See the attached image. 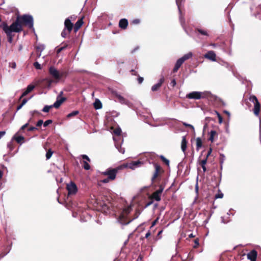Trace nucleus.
<instances>
[{"label": "nucleus", "instance_id": "45", "mask_svg": "<svg viewBox=\"0 0 261 261\" xmlns=\"http://www.w3.org/2000/svg\"><path fill=\"white\" fill-rule=\"evenodd\" d=\"M9 67H11L13 69H15L16 67V63L14 62L9 63Z\"/></svg>", "mask_w": 261, "mask_h": 261}, {"label": "nucleus", "instance_id": "28", "mask_svg": "<svg viewBox=\"0 0 261 261\" xmlns=\"http://www.w3.org/2000/svg\"><path fill=\"white\" fill-rule=\"evenodd\" d=\"M5 32L7 34L8 42H10V43H11L13 41V38L14 35L12 33H10V32H9V31Z\"/></svg>", "mask_w": 261, "mask_h": 261}, {"label": "nucleus", "instance_id": "40", "mask_svg": "<svg viewBox=\"0 0 261 261\" xmlns=\"http://www.w3.org/2000/svg\"><path fill=\"white\" fill-rule=\"evenodd\" d=\"M196 31H197L198 32H199L200 34H201L202 35H205V36H207L208 35L206 31H205L204 30H202L200 29H196Z\"/></svg>", "mask_w": 261, "mask_h": 261}, {"label": "nucleus", "instance_id": "63", "mask_svg": "<svg viewBox=\"0 0 261 261\" xmlns=\"http://www.w3.org/2000/svg\"><path fill=\"white\" fill-rule=\"evenodd\" d=\"M218 119H219V123H222V121H223V118L222 117V116H220L219 117H218Z\"/></svg>", "mask_w": 261, "mask_h": 261}, {"label": "nucleus", "instance_id": "47", "mask_svg": "<svg viewBox=\"0 0 261 261\" xmlns=\"http://www.w3.org/2000/svg\"><path fill=\"white\" fill-rule=\"evenodd\" d=\"M42 111L44 112H49V106L46 105L42 109Z\"/></svg>", "mask_w": 261, "mask_h": 261}, {"label": "nucleus", "instance_id": "32", "mask_svg": "<svg viewBox=\"0 0 261 261\" xmlns=\"http://www.w3.org/2000/svg\"><path fill=\"white\" fill-rule=\"evenodd\" d=\"M43 147L44 149L46 150V157L48 160L49 159V149H48V145L47 142L45 143V144L43 145Z\"/></svg>", "mask_w": 261, "mask_h": 261}, {"label": "nucleus", "instance_id": "4", "mask_svg": "<svg viewBox=\"0 0 261 261\" xmlns=\"http://www.w3.org/2000/svg\"><path fill=\"white\" fill-rule=\"evenodd\" d=\"M124 168H125V166L124 165H120L115 168H108L105 172H102L101 174L104 176H107L108 179H110L111 180H114L116 178V174L118 171Z\"/></svg>", "mask_w": 261, "mask_h": 261}, {"label": "nucleus", "instance_id": "26", "mask_svg": "<svg viewBox=\"0 0 261 261\" xmlns=\"http://www.w3.org/2000/svg\"><path fill=\"white\" fill-rule=\"evenodd\" d=\"M44 64V63L41 62V61H40V62H35L34 63V66L37 69H41L42 68V66H43Z\"/></svg>", "mask_w": 261, "mask_h": 261}, {"label": "nucleus", "instance_id": "16", "mask_svg": "<svg viewBox=\"0 0 261 261\" xmlns=\"http://www.w3.org/2000/svg\"><path fill=\"white\" fill-rule=\"evenodd\" d=\"M83 18H81L79 19L75 23L74 25H73V30L74 32L76 33L78 30L81 28L84 22H83Z\"/></svg>", "mask_w": 261, "mask_h": 261}, {"label": "nucleus", "instance_id": "33", "mask_svg": "<svg viewBox=\"0 0 261 261\" xmlns=\"http://www.w3.org/2000/svg\"><path fill=\"white\" fill-rule=\"evenodd\" d=\"M70 31L64 29L63 31L61 33V36L64 38H66L70 34Z\"/></svg>", "mask_w": 261, "mask_h": 261}, {"label": "nucleus", "instance_id": "59", "mask_svg": "<svg viewBox=\"0 0 261 261\" xmlns=\"http://www.w3.org/2000/svg\"><path fill=\"white\" fill-rule=\"evenodd\" d=\"M7 147L10 148L11 150L12 149V143L11 142H9L7 144Z\"/></svg>", "mask_w": 261, "mask_h": 261}, {"label": "nucleus", "instance_id": "14", "mask_svg": "<svg viewBox=\"0 0 261 261\" xmlns=\"http://www.w3.org/2000/svg\"><path fill=\"white\" fill-rule=\"evenodd\" d=\"M204 57L213 61H215L216 60V55L215 52L213 50L208 51L204 55Z\"/></svg>", "mask_w": 261, "mask_h": 261}, {"label": "nucleus", "instance_id": "41", "mask_svg": "<svg viewBox=\"0 0 261 261\" xmlns=\"http://www.w3.org/2000/svg\"><path fill=\"white\" fill-rule=\"evenodd\" d=\"M140 20L139 19H135L130 22V24L137 25L140 23Z\"/></svg>", "mask_w": 261, "mask_h": 261}, {"label": "nucleus", "instance_id": "1", "mask_svg": "<svg viewBox=\"0 0 261 261\" xmlns=\"http://www.w3.org/2000/svg\"><path fill=\"white\" fill-rule=\"evenodd\" d=\"M66 71H59L53 67H50V86L51 84H57L62 79L65 78L67 75Z\"/></svg>", "mask_w": 261, "mask_h": 261}, {"label": "nucleus", "instance_id": "5", "mask_svg": "<svg viewBox=\"0 0 261 261\" xmlns=\"http://www.w3.org/2000/svg\"><path fill=\"white\" fill-rule=\"evenodd\" d=\"M152 164L154 168V171L151 177V181L154 182L156 179L160 177L164 173V170L159 164L155 162L152 163Z\"/></svg>", "mask_w": 261, "mask_h": 261}, {"label": "nucleus", "instance_id": "53", "mask_svg": "<svg viewBox=\"0 0 261 261\" xmlns=\"http://www.w3.org/2000/svg\"><path fill=\"white\" fill-rule=\"evenodd\" d=\"M111 180L108 179V177H107V178H105V179H103V180H101V182H103V183H108Z\"/></svg>", "mask_w": 261, "mask_h": 261}, {"label": "nucleus", "instance_id": "55", "mask_svg": "<svg viewBox=\"0 0 261 261\" xmlns=\"http://www.w3.org/2000/svg\"><path fill=\"white\" fill-rule=\"evenodd\" d=\"M130 71L132 73V75H138V72L134 69H132Z\"/></svg>", "mask_w": 261, "mask_h": 261}, {"label": "nucleus", "instance_id": "27", "mask_svg": "<svg viewBox=\"0 0 261 261\" xmlns=\"http://www.w3.org/2000/svg\"><path fill=\"white\" fill-rule=\"evenodd\" d=\"M192 57V53L190 52L186 55H185L183 57L180 58V59L182 60V61L184 62L186 60L191 58Z\"/></svg>", "mask_w": 261, "mask_h": 261}, {"label": "nucleus", "instance_id": "60", "mask_svg": "<svg viewBox=\"0 0 261 261\" xmlns=\"http://www.w3.org/2000/svg\"><path fill=\"white\" fill-rule=\"evenodd\" d=\"M28 101V100L27 99L24 98L22 100L21 104H22V106H23Z\"/></svg>", "mask_w": 261, "mask_h": 261}, {"label": "nucleus", "instance_id": "38", "mask_svg": "<svg viewBox=\"0 0 261 261\" xmlns=\"http://www.w3.org/2000/svg\"><path fill=\"white\" fill-rule=\"evenodd\" d=\"M113 133L118 136H120L121 133V129L120 128H116L114 130Z\"/></svg>", "mask_w": 261, "mask_h": 261}, {"label": "nucleus", "instance_id": "50", "mask_svg": "<svg viewBox=\"0 0 261 261\" xmlns=\"http://www.w3.org/2000/svg\"><path fill=\"white\" fill-rule=\"evenodd\" d=\"M170 85L173 87H174L176 85V80L175 79H173L171 83H170Z\"/></svg>", "mask_w": 261, "mask_h": 261}, {"label": "nucleus", "instance_id": "10", "mask_svg": "<svg viewBox=\"0 0 261 261\" xmlns=\"http://www.w3.org/2000/svg\"><path fill=\"white\" fill-rule=\"evenodd\" d=\"M66 188L68 191V195H74L77 191V188L75 184L73 182H71L69 184H67Z\"/></svg>", "mask_w": 261, "mask_h": 261}, {"label": "nucleus", "instance_id": "23", "mask_svg": "<svg viewBox=\"0 0 261 261\" xmlns=\"http://www.w3.org/2000/svg\"><path fill=\"white\" fill-rule=\"evenodd\" d=\"M210 136L209 137L208 140L211 141L212 142H213L214 141V138L215 136H217V133L216 130H211L210 132Z\"/></svg>", "mask_w": 261, "mask_h": 261}, {"label": "nucleus", "instance_id": "6", "mask_svg": "<svg viewBox=\"0 0 261 261\" xmlns=\"http://www.w3.org/2000/svg\"><path fill=\"white\" fill-rule=\"evenodd\" d=\"M20 23H22L28 26L29 28L34 31L33 28V18L31 15H23L19 18H18Z\"/></svg>", "mask_w": 261, "mask_h": 261}, {"label": "nucleus", "instance_id": "7", "mask_svg": "<svg viewBox=\"0 0 261 261\" xmlns=\"http://www.w3.org/2000/svg\"><path fill=\"white\" fill-rule=\"evenodd\" d=\"M249 100L254 103L253 112L256 116H258L259 114L260 105L257 97L255 95H251L249 98Z\"/></svg>", "mask_w": 261, "mask_h": 261}, {"label": "nucleus", "instance_id": "44", "mask_svg": "<svg viewBox=\"0 0 261 261\" xmlns=\"http://www.w3.org/2000/svg\"><path fill=\"white\" fill-rule=\"evenodd\" d=\"M207 158H205L204 160L200 161V165L201 166L205 165L207 163Z\"/></svg>", "mask_w": 261, "mask_h": 261}, {"label": "nucleus", "instance_id": "57", "mask_svg": "<svg viewBox=\"0 0 261 261\" xmlns=\"http://www.w3.org/2000/svg\"><path fill=\"white\" fill-rule=\"evenodd\" d=\"M140 212H139V211H136V213H135V217H134L133 219H133V220L134 219H136V218H138V217L139 215L140 214Z\"/></svg>", "mask_w": 261, "mask_h": 261}, {"label": "nucleus", "instance_id": "22", "mask_svg": "<svg viewBox=\"0 0 261 261\" xmlns=\"http://www.w3.org/2000/svg\"><path fill=\"white\" fill-rule=\"evenodd\" d=\"M44 46L42 44H39L36 46L37 56L39 58L41 56V52L44 50Z\"/></svg>", "mask_w": 261, "mask_h": 261}, {"label": "nucleus", "instance_id": "61", "mask_svg": "<svg viewBox=\"0 0 261 261\" xmlns=\"http://www.w3.org/2000/svg\"><path fill=\"white\" fill-rule=\"evenodd\" d=\"M44 126H47L49 125V120H46L44 123H43Z\"/></svg>", "mask_w": 261, "mask_h": 261}, {"label": "nucleus", "instance_id": "12", "mask_svg": "<svg viewBox=\"0 0 261 261\" xmlns=\"http://www.w3.org/2000/svg\"><path fill=\"white\" fill-rule=\"evenodd\" d=\"M64 29L71 32L73 29V24L71 22L70 18H67L64 22Z\"/></svg>", "mask_w": 261, "mask_h": 261}, {"label": "nucleus", "instance_id": "15", "mask_svg": "<svg viewBox=\"0 0 261 261\" xmlns=\"http://www.w3.org/2000/svg\"><path fill=\"white\" fill-rule=\"evenodd\" d=\"M164 81H165V79H164V77H162V78H161L160 79L158 83H157L152 86L151 90L152 91H158L160 89V88L161 87L162 85L164 82Z\"/></svg>", "mask_w": 261, "mask_h": 261}, {"label": "nucleus", "instance_id": "42", "mask_svg": "<svg viewBox=\"0 0 261 261\" xmlns=\"http://www.w3.org/2000/svg\"><path fill=\"white\" fill-rule=\"evenodd\" d=\"M34 87H35L34 86L32 85H29L28 86L26 90L30 93L33 90Z\"/></svg>", "mask_w": 261, "mask_h": 261}, {"label": "nucleus", "instance_id": "34", "mask_svg": "<svg viewBox=\"0 0 261 261\" xmlns=\"http://www.w3.org/2000/svg\"><path fill=\"white\" fill-rule=\"evenodd\" d=\"M132 164L134 167H137L140 166L142 164H143V163L138 160L137 161L132 162Z\"/></svg>", "mask_w": 261, "mask_h": 261}, {"label": "nucleus", "instance_id": "48", "mask_svg": "<svg viewBox=\"0 0 261 261\" xmlns=\"http://www.w3.org/2000/svg\"><path fill=\"white\" fill-rule=\"evenodd\" d=\"M212 152V148L211 147H210L207 151V154H206L205 158L208 159V156H210L211 155Z\"/></svg>", "mask_w": 261, "mask_h": 261}, {"label": "nucleus", "instance_id": "56", "mask_svg": "<svg viewBox=\"0 0 261 261\" xmlns=\"http://www.w3.org/2000/svg\"><path fill=\"white\" fill-rule=\"evenodd\" d=\"M29 92L26 90L22 94L20 98H21L22 97H24L26 96Z\"/></svg>", "mask_w": 261, "mask_h": 261}, {"label": "nucleus", "instance_id": "25", "mask_svg": "<svg viewBox=\"0 0 261 261\" xmlns=\"http://www.w3.org/2000/svg\"><path fill=\"white\" fill-rule=\"evenodd\" d=\"M94 107L95 109H99L102 108V103L98 99H96L94 103Z\"/></svg>", "mask_w": 261, "mask_h": 261}, {"label": "nucleus", "instance_id": "24", "mask_svg": "<svg viewBox=\"0 0 261 261\" xmlns=\"http://www.w3.org/2000/svg\"><path fill=\"white\" fill-rule=\"evenodd\" d=\"M196 150H199V149L202 147V142L200 138H197L196 139Z\"/></svg>", "mask_w": 261, "mask_h": 261}, {"label": "nucleus", "instance_id": "64", "mask_svg": "<svg viewBox=\"0 0 261 261\" xmlns=\"http://www.w3.org/2000/svg\"><path fill=\"white\" fill-rule=\"evenodd\" d=\"M28 125H29V123H27L24 125H22L21 127V129H22V130L24 129L25 127H27L28 126Z\"/></svg>", "mask_w": 261, "mask_h": 261}, {"label": "nucleus", "instance_id": "37", "mask_svg": "<svg viewBox=\"0 0 261 261\" xmlns=\"http://www.w3.org/2000/svg\"><path fill=\"white\" fill-rule=\"evenodd\" d=\"M79 113V112L78 111H74L72 112L71 113H69V114H68L67 117L68 118H71L73 116L78 115Z\"/></svg>", "mask_w": 261, "mask_h": 261}, {"label": "nucleus", "instance_id": "18", "mask_svg": "<svg viewBox=\"0 0 261 261\" xmlns=\"http://www.w3.org/2000/svg\"><path fill=\"white\" fill-rule=\"evenodd\" d=\"M187 141L186 139V136H183L182 137V140L181 143V149L184 153L185 154L186 150L187 147Z\"/></svg>", "mask_w": 261, "mask_h": 261}, {"label": "nucleus", "instance_id": "39", "mask_svg": "<svg viewBox=\"0 0 261 261\" xmlns=\"http://www.w3.org/2000/svg\"><path fill=\"white\" fill-rule=\"evenodd\" d=\"M15 140L17 141V143H22V141L24 140V137L22 136H18L17 137L14 138Z\"/></svg>", "mask_w": 261, "mask_h": 261}, {"label": "nucleus", "instance_id": "54", "mask_svg": "<svg viewBox=\"0 0 261 261\" xmlns=\"http://www.w3.org/2000/svg\"><path fill=\"white\" fill-rule=\"evenodd\" d=\"M143 80H144V79L142 77L139 76L138 78V82L139 84H141L143 82Z\"/></svg>", "mask_w": 261, "mask_h": 261}, {"label": "nucleus", "instance_id": "52", "mask_svg": "<svg viewBox=\"0 0 261 261\" xmlns=\"http://www.w3.org/2000/svg\"><path fill=\"white\" fill-rule=\"evenodd\" d=\"M43 120H39L37 122L36 125H37V126H41V125H42V124H43Z\"/></svg>", "mask_w": 261, "mask_h": 261}, {"label": "nucleus", "instance_id": "49", "mask_svg": "<svg viewBox=\"0 0 261 261\" xmlns=\"http://www.w3.org/2000/svg\"><path fill=\"white\" fill-rule=\"evenodd\" d=\"M194 243H195V245L194 246V248H197L199 245L198 239H195L194 241Z\"/></svg>", "mask_w": 261, "mask_h": 261}, {"label": "nucleus", "instance_id": "8", "mask_svg": "<svg viewBox=\"0 0 261 261\" xmlns=\"http://www.w3.org/2000/svg\"><path fill=\"white\" fill-rule=\"evenodd\" d=\"M165 188L164 184H161L159 186V189L154 192L150 196V198L152 200H154L157 201L161 200V194Z\"/></svg>", "mask_w": 261, "mask_h": 261}, {"label": "nucleus", "instance_id": "11", "mask_svg": "<svg viewBox=\"0 0 261 261\" xmlns=\"http://www.w3.org/2000/svg\"><path fill=\"white\" fill-rule=\"evenodd\" d=\"M62 94V92H61L60 94ZM66 100V97H61V95H59V96H58V97L57 98V100L54 103V104L53 106H50V109L53 107H54L56 108H58L61 105V104L64 101H65Z\"/></svg>", "mask_w": 261, "mask_h": 261}, {"label": "nucleus", "instance_id": "3", "mask_svg": "<svg viewBox=\"0 0 261 261\" xmlns=\"http://www.w3.org/2000/svg\"><path fill=\"white\" fill-rule=\"evenodd\" d=\"M1 26L5 32H10L12 34V32H20L22 31V26L17 19L16 21L13 22L10 26H8L5 22H3Z\"/></svg>", "mask_w": 261, "mask_h": 261}, {"label": "nucleus", "instance_id": "58", "mask_svg": "<svg viewBox=\"0 0 261 261\" xmlns=\"http://www.w3.org/2000/svg\"><path fill=\"white\" fill-rule=\"evenodd\" d=\"M6 134L5 131H0V139Z\"/></svg>", "mask_w": 261, "mask_h": 261}, {"label": "nucleus", "instance_id": "29", "mask_svg": "<svg viewBox=\"0 0 261 261\" xmlns=\"http://www.w3.org/2000/svg\"><path fill=\"white\" fill-rule=\"evenodd\" d=\"M68 46V44L67 43H65L64 45L61 47H56V52L57 54H59L61 53L63 50L65 49Z\"/></svg>", "mask_w": 261, "mask_h": 261}, {"label": "nucleus", "instance_id": "30", "mask_svg": "<svg viewBox=\"0 0 261 261\" xmlns=\"http://www.w3.org/2000/svg\"><path fill=\"white\" fill-rule=\"evenodd\" d=\"M68 46V44L67 43H65L64 45L61 47H56V52L57 54H59L61 53L63 50L65 49Z\"/></svg>", "mask_w": 261, "mask_h": 261}, {"label": "nucleus", "instance_id": "9", "mask_svg": "<svg viewBox=\"0 0 261 261\" xmlns=\"http://www.w3.org/2000/svg\"><path fill=\"white\" fill-rule=\"evenodd\" d=\"M205 97L204 93L198 91H193L187 94L186 97L189 99H200Z\"/></svg>", "mask_w": 261, "mask_h": 261}, {"label": "nucleus", "instance_id": "21", "mask_svg": "<svg viewBox=\"0 0 261 261\" xmlns=\"http://www.w3.org/2000/svg\"><path fill=\"white\" fill-rule=\"evenodd\" d=\"M40 86L43 88H48L49 87V80L47 79H42L39 82Z\"/></svg>", "mask_w": 261, "mask_h": 261}, {"label": "nucleus", "instance_id": "20", "mask_svg": "<svg viewBox=\"0 0 261 261\" xmlns=\"http://www.w3.org/2000/svg\"><path fill=\"white\" fill-rule=\"evenodd\" d=\"M183 63L184 62L182 61V60L180 58L178 59L175 63L174 68L173 69V72H176Z\"/></svg>", "mask_w": 261, "mask_h": 261}, {"label": "nucleus", "instance_id": "2", "mask_svg": "<svg viewBox=\"0 0 261 261\" xmlns=\"http://www.w3.org/2000/svg\"><path fill=\"white\" fill-rule=\"evenodd\" d=\"M132 210V206H127L123 209L122 212L120 214L118 221L122 225H127L133 221L128 218V216Z\"/></svg>", "mask_w": 261, "mask_h": 261}, {"label": "nucleus", "instance_id": "31", "mask_svg": "<svg viewBox=\"0 0 261 261\" xmlns=\"http://www.w3.org/2000/svg\"><path fill=\"white\" fill-rule=\"evenodd\" d=\"M160 158L161 160L165 163L166 165H167L168 167L169 166L170 162L169 160L167 159L164 156L161 155L160 156Z\"/></svg>", "mask_w": 261, "mask_h": 261}, {"label": "nucleus", "instance_id": "43", "mask_svg": "<svg viewBox=\"0 0 261 261\" xmlns=\"http://www.w3.org/2000/svg\"><path fill=\"white\" fill-rule=\"evenodd\" d=\"M223 197V194L221 192H219L215 196V199L222 198Z\"/></svg>", "mask_w": 261, "mask_h": 261}, {"label": "nucleus", "instance_id": "46", "mask_svg": "<svg viewBox=\"0 0 261 261\" xmlns=\"http://www.w3.org/2000/svg\"><path fill=\"white\" fill-rule=\"evenodd\" d=\"M82 158L83 159L87 161L90 162L89 158L86 154L82 155Z\"/></svg>", "mask_w": 261, "mask_h": 261}, {"label": "nucleus", "instance_id": "36", "mask_svg": "<svg viewBox=\"0 0 261 261\" xmlns=\"http://www.w3.org/2000/svg\"><path fill=\"white\" fill-rule=\"evenodd\" d=\"M83 168L86 170H88L90 169V166L89 165V164L88 163V162L86 161H83Z\"/></svg>", "mask_w": 261, "mask_h": 261}, {"label": "nucleus", "instance_id": "62", "mask_svg": "<svg viewBox=\"0 0 261 261\" xmlns=\"http://www.w3.org/2000/svg\"><path fill=\"white\" fill-rule=\"evenodd\" d=\"M218 119H219V123H222V121H223V118L222 117V116H220L219 117H218Z\"/></svg>", "mask_w": 261, "mask_h": 261}, {"label": "nucleus", "instance_id": "17", "mask_svg": "<svg viewBox=\"0 0 261 261\" xmlns=\"http://www.w3.org/2000/svg\"><path fill=\"white\" fill-rule=\"evenodd\" d=\"M128 21L125 18H123L120 20L119 22V27L123 30H125L128 26Z\"/></svg>", "mask_w": 261, "mask_h": 261}, {"label": "nucleus", "instance_id": "19", "mask_svg": "<svg viewBox=\"0 0 261 261\" xmlns=\"http://www.w3.org/2000/svg\"><path fill=\"white\" fill-rule=\"evenodd\" d=\"M29 114L30 115V118L29 119V122H31L33 118L39 117L41 115V113L37 110L30 111Z\"/></svg>", "mask_w": 261, "mask_h": 261}, {"label": "nucleus", "instance_id": "51", "mask_svg": "<svg viewBox=\"0 0 261 261\" xmlns=\"http://www.w3.org/2000/svg\"><path fill=\"white\" fill-rule=\"evenodd\" d=\"M183 124L185 126L189 127L191 128L192 129H194V126L193 125L190 124H187L186 123H184Z\"/></svg>", "mask_w": 261, "mask_h": 261}, {"label": "nucleus", "instance_id": "13", "mask_svg": "<svg viewBox=\"0 0 261 261\" xmlns=\"http://www.w3.org/2000/svg\"><path fill=\"white\" fill-rule=\"evenodd\" d=\"M257 252L255 250H252L247 254V258L251 261H256Z\"/></svg>", "mask_w": 261, "mask_h": 261}, {"label": "nucleus", "instance_id": "35", "mask_svg": "<svg viewBox=\"0 0 261 261\" xmlns=\"http://www.w3.org/2000/svg\"><path fill=\"white\" fill-rule=\"evenodd\" d=\"M109 210V206L106 203H102L101 205V211L106 213L108 210Z\"/></svg>", "mask_w": 261, "mask_h": 261}]
</instances>
